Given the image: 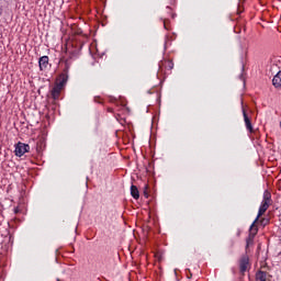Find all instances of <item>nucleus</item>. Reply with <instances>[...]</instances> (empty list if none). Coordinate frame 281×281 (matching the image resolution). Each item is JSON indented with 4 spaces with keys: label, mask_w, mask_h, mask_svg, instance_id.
Returning <instances> with one entry per match:
<instances>
[{
    "label": "nucleus",
    "mask_w": 281,
    "mask_h": 281,
    "mask_svg": "<svg viewBox=\"0 0 281 281\" xmlns=\"http://www.w3.org/2000/svg\"><path fill=\"white\" fill-rule=\"evenodd\" d=\"M271 203H273V200H271V192H269V190H266L263 192L262 202L259 206L258 215L255 218V221L252 222L254 225H256V223H258V221H260V216L265 215V213L269 210V206L271 205Z\"/></svg>",
    "instance_id": "obj_1"
},
{
    "label": "nucleus",
    "mask_w": 281,
    "mask_h": 281,
    "mask_svg": "<svg viewBox=\"0 0 281 281\" xmlns=\"http://www.w3.org/2000/svg\"><path fill=\"white\" fill-rule=\"evenodd\" d=\"M256 234H258V226H256V224H254L252 222L249 228V235L246 239V251L247 249H249V247H251V245H254V239L256 238Z\"/></svg>",
    "instance_id": "obj_2"
},
{
    "label": "nucleus",
    "mask_w": 281,
    "mask_h": 281,
    "mask_svg": "<svg viewBox=\"0 0 281 281\" xmlns=\"http://www.w3.org/2000/svg\"><path fill=\"white\" fill-rule=\"evenodd\" d=\"M158 67L159 74H166V71H171V69H173L175 64L172 60H161L159 61Z\"/></svg>",
    "instance_id": "obj_3"
},
{
    "label": "nucleus",
    "mask_w": 281,
    "mask_h": 281,
    "mask_svg": "<svg viewBox=\"0 0 281 281\" xmlns=\"http://www.w3.org/2000/svg\"><path fill=\"white\" fill-rule=\"evenodd\" d=\"M14 153H15L16 157H23V155H25V153H30V145L19 142L15 145V151Z\"/></svg>",
    "instance_id": "obj_4"
},
{
    "label": "nucleus",
    "mask_w": 281,
    "mask_h": 281,
    "mask_svg": "<svg viewBox=\"0 0 281 281\" xmlns=\"http://www.w3.org/2000/svg\"><path fill=\"white\" fill-rule=\"evenodd\" d=\"M69 80V75L67 72V69H65L59 77L57 78L56 85L65 89V86L67 85V81Z\"/></svg>",
    "instance_id": "obj_5"
},
{
    "label": "nucleus",
    "mask_w": 281,
    "mask_h": 281,
    "mask_svg": "<svg viewBox=\"0 0 281 281\" xmlns=\"http://www.w3.org/2000/svg\"><path fill=\"white\" fill-rule=\"evenodd\" d=\"M249 267V256L244 255L239 260V271L240 273L247 272V268Z\"/></svg>",
    "instance_id": "obj_6"
},
{
    "label": "nucleus",
    "mask_w": 281,
    "mask_h": 281,
    "mask_svg": "<svg viewBox=\"0 0 281 281\" xmlns=\"http://www.w3.org/2000/svg\"><path fill=\"white\" fill-rule=\"evenodd\" d=\"M64 89L65 88H63L61 86H58V83H55V86L50 90V95H52L53 100H59L60 93H63Z\"/></svg>",
    "instance_id": "obj_7"
},
{
    "label": "nucleus",
    "mask_w": 281,
    "mask_h": 281,
    "mask_svg": "<svg viewBox=\"0 0 281 281\" xmlns=\"http://www.w3.org/2000/svg\"><path fill=\"white\" fill-rule=\"evenodd\" d=\"M243 115H244V122L247 131L249 133H254V125H251V119H249V115H247V111L245 110V106L241 108Z\"/></svg>",
    "instance_id": "obj_8"
},
{
    "label": "nucleus",
    "mask_w": 281,
    "mask_h": 281,
    "mask_svg": "<svg viewBox=\"0 0 281 281\" xmlns=\"http://www.w3.org/2000/svg\"><path fill=\"white\" fill-rule=\"evenodd\" d=\"M38 65L41 71H47V69L49 68V57L42 56L38 60Z\"/></svg>",
    "instance_id": "obj_9"
},
{
    "label": "nucleus",
    "mask_w": 281,
    "mask_h": 281,
    "mask_svg": "<svg viewBox=\"0 0 281 281\" xmlns=\"http://www.w3.org/2000/svg\"><path fill=\"white\" fill-rule=\"evenodd\" d=\"M272 85L276 89H280L281 87V71H279L272 79Z\"/></svg>",
    "instance_id": "obj_10"
},
{
    "label": "nucleus",
    "mask_w": 281,
    "mask_h": 281,
    "mask_svg": "<svg viewBox=\"0 0 281 281\" xmlns=\"http://www.w3.org/2000/svg\"><path fill=\"white\" fill-rule=\"evenodd\" d=\"M131 195L133 199H139V190L134 184L131 186Z\"/></svg>",
    "instance_id": "obj_11"
},
{
    "label": "nucleus",
    "mask_w": 281,
    "mask_h": 281,
    "mask_svg": "<svg viewBox=\"0 0 281 281\" xmlns=\"http://www.w3.org/2000/svg\"><path fill=\"white\" fill-rule=\"evenodd\" d=\"M19 212H21V210L19 209V206H16V207L14 209V214H19Z\"/></svg>",
    "instance_id": "obj_12"
},
{
    "label": "nucleus",
    "mask_w": 281,
    "mask_h": 281,
    "mask_svg": "<svg viewBox=\"0 0 281 281\" xmlns=\"http://www.w3.org/2000/svg\"><path fill=\"white\" fill-rule=\"evenodd\" d=\"M94 102H100V101H98V97L94 98Z\"/></svg>",
    "instance_id": "obj_13"
},
{
    "label": "nucleus",
    "mask_w": 281,
    "mask_h": 281,
    "mask_svg": "<svg viewBox=\"0 0 281 281\" xmlns=\"http://www.w3.org/2000/svg\"><path fill=\"white\" fill-rule=\"evenodd\" d=\"M41 146H43V142H40Z\"/></svg>",
    "instance_id": "obj_14"
}]
</instances>
